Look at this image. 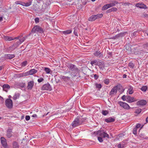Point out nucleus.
Listing matches in <instances>:
<instances>
[{
    "label": "nucleus",
    "mask_w": 148,
    "mask_h": 148,
    "mask_svg": "<svg viewBox=\"0 0 148 148\" xmlns=\"http://www.w3.org/2000/svg\"><path fill=\"white\" fill-rule=\"evenodd\" d=\"M137 129L134 127L133 130V133L134 135H136L137 133Z\"/></svg>",
    "instance_id": "nucleus-47"
},
{
    "label": "nucleus",
    "mask_w": 148,
    "mask_h": 148,
    "mask_svg": "<svg viewBox=\"0 0 148 148\" xmlns=\"http://www.w3.org/2000/svg\"><path fill=\"white\" fill-rule=\"evenodd\" d=\"M1 144L4 148H7L8 145L6 139L3 137L1 138Z\"/></svg>",
    "instance_id": "nucleus-8"
},
{
    "label": "nucleus",
    "mask_w": 148,
    "mask_h": 148,
    "mask_svg": "<svg viewBox=\"0 0 148 148\" xmlns=\"http://www.w3.org/2000/svg\"><path fill=\"white\" fill-rule=\"evenodd\" d=\"M77 27L74 28L73 33L75 36H78V34H77Z\"/></svg>",
    "instance_id": "nucleus-45"
},
{
    "label": "nucleus",
    "mask_w": 148,
    "mask_h": 148,
    "mask_svg": "<svg viewBox=\"0 0 148 148\" xmlns=\"http://www.w3.org/2000/svg\"><path fill=\"white\" fill-rule=\"evenodd\" d=\"M3 68V66H0V71L2 70Z\"/></svg>",
    "instance_id": "nucleus-59"
},
{
    "label": "nucleus",
    "mask_w": 148,
    "mask_h": 148,
    "mask_svg": "<svg viewBox=\"0 0 148 148\" xmlns=\"http://www.w3.org/2000/svg\"><path fill=\"white\" fill-rule=\"evenodd\" d=\"M98 140L100 142H102L103 140L102 138L100 136L97 137Z\"/></svg>",
    "instance_id": "nucleus-43"
},
{
    "label": "nucleus",
    "mask_w": 148,
    "mask_h": 148,
    "mask_svg": "<svg viewBox=\"0 0 148 148\" xmlns=\"http://www.w3.org/2000/svg\"><path fill=\"white\" fill-rule=\"evenodd\" d=\"M148 45V44H145L143 45V47H145V46H147Z\"/></svg>",
    "instance_id": "nucleus-58"
},
{
    "label": "nucleus",
    "mask_w": 148,
    "mask_h": 148,
    "mask_svg": "<svg viewBox=\"0 0 148 148\" xmlns=\"http://www.w3.org/2000/svg\"><path fill=\"white\" fill-rule=\"evenodd\" d=\"M60 78L61 79L66 82L69 81L70 79V77L62 75L61 76Z\"/></svg>",
    "instance_id": "nucleus-22"
},
{
    "label": "nucleus",
    "mask_w": 148,
    "mask_h": 148,
    "mask_svg": "<svg viewBox=\"0 0 148 148\" xmlns=\"http://www.w3.org/2000/svg\"><path fill=\"white\" fill-rule=\"evenodd\" d=\"M4 39L6 41H10L14 40V38H12V37L9 36H5L4 37Z\"/></svg>",
    "instance_id": "nucleus-26"
},
{
    "label": "nucleus",
    "mask_w": 148,
    "mask_h": 148,
    "mask_svg": "<svg viewBox=\"0 0 148 148\" xmlns=\"http://www.w3.org/2000/svg\"><path fill=\"white\" fill-rule=\"evenodd\" d=\"M32 2L31 1H29L28 2L24 3L22 5L23 6H25L26 7H28L30 6L32 4Z\"/></svg>",
    "instance_id": "nucleus-31"
},
{
    "label": "nucleus",
    "mask_w": 148,
    "mask_h": 148,
    "mask_svg": "<svg viewBox=\"0 0 148 148\" xmlns=\"http://www.w3.org/2000/svg\"><path fill=\"white\" fill-rule=\"evenodd\" d=\"M120 106L126 110H129L130 109V106L126 103L121 101L118 102Z\"/></svg>",
    "instance_id": "nucleus-6"
},
{
    "label": "nucleus",
    "mask_w": 148,
    "mask_h": 148,
    "mask_svg": "<svg viewBox=\"0 0 148 148\" xmlns=\"http://www.w3.org/2000/svg\"><path fill=\"white\" fill-rule=\"evenodd\" d=\"M94 77L95 79L96 80H97L98 79L99 77V76L96 74H95L94 75Z\"/></svg>",
    "instance_id": "nucleus-54"
},
{
    "label": "nucleus",
    "mask_w": 148,
    "mask_h": 148,
    "mask_svg": "<svg viewBox=\"0 0 148 148\" xmlns=\"http://www.w3.org/2000/svg\"><path fill=\"white\" fill-rule=\"evenodd\" d=\"M119 38V36H118V34H117L114 36H113L112 38V39H115L117 38Z\"/></svg>",
    "instance_id": "nucleus-55"
},
{
    "label": "nucleus",
    "mask_w": 148,
    "mask_h": 148,
    "mask_svg": "<svg viewBox=\"0 0 148 148\" xmlns=\"http://www.w3.org/2000/svg\"><path fill=\"white\" fill-rule=\"evenodd\" d=\"M97 136H100L103 138H109V135L106 133L102 130H99L97 131Z\"/></svg>",
    "instance_id": "nucleus-4"
},
{
    "label": "nucleus",
    "mask_w": 148,
    "mask_h": 148,
    "mask_svg": "<svg viewBox=\"0 0 148 148\" xmlns=\"http://www.w3.org/2000/svg\"><path fill=\"white\" fill-rule=\"evenodd\" d=\"M96 87L97 88H98L99 90L102 87L101 85L100 84L96 83L95 84Z\"/></svg>",
    "instance_id": "nucleus-35"
},
{
    "label": "nucleus",
    "mask_w": 148,
    "mask_h": 148,
    "mask_svg": "<svg viewBox=\"0 0 148 148\" xmlns=\"http://www.w3.org/2000/svg\"><path fill=\"white\" fill-rule=\"evenodd\" d=\"M126 33V32L121 33L120 34H118V36H119V37H122Z\"/></svg>",
    "instance_id": "nucleus-46"
},
{
    "label": "nucleus",
    "mask_w": 148,
    "mask_h": 148,
    "mask_svg": "<svg viewBox=\"0 0 148 148\" xmlns=\"http://www.w3.org/2000/svg\"><path fill=\"white\" fill-rule=\"evenodd\" d=\"M108 54H109V55L111 56L112 55V52H109L108 53Z\"/></svg>",
    "instance_id": "nucleus-63"
},
{
    "label": "nucleus",
    "mask_w": 148,
    "mask_h": 148,
    "mask_svg": "<svg viewBox=\"0 0 148 148\" xmlns=\"http://www.w3.org/2000/svg\"><path fill=\"white\" fill-rule=\"evenodd\" d=\"M117 10V8H112L108 10V11H109V12H110L112 11H116Z\"/></svg>",
    "instance_id": "nucleus-41"
},
{
    "label": "nucleus",
    "mask_w": 148,
    "mask_h": 148,
    "mask_svg": "<svg viewBox=\"0 0 148 148\" xmlns=\"http://www.w3.org/2000/svg\"><path fill=\"white\" fill-rule=\"evenodd\" d=\"M42 89L43 90H51V88L49 84L47 83L44 84L42 88Z\"/></svg>",
    "instance_id": "nucleus-9"
},
{
    "label": "nucleus",
    "mask_w": 148,
    "mask_h": 148,
    "mask_svg": "<svg viewBox=\"0 0 148 148\" xmlns=\"http://www.w3.org/2000/svg\"><path fill=\"white\" fill-rule=\"evenodd\" d=\"M146 121L147 122H148V116L146 119Z\"/></svg>",
    "instance_id": "nucleus-62"
},
{
    "label": "nucleus",
    "mask_w": 148,
    "mask_h": 148,
    "mask_svg": "<svg viewBox=\"0 0 148 148\" xmlns=\"http://www.w3.org/2000/svg\"><path fill=\"white\" fill-rule=\"evenodd\" d=\"M19 96H20V94H19V93H15L13 97V98L14 100H16L17 98H18L19 97Z\"/></svg>",
    "instance_id": "nucleus-30"
},
{
    "label": "nucleus",
    "mask_w": 148,
    "mask_h": 148,
    "mask_svg": "<svg viewBox=\"0 0 148 148\" xmlns=\"http://www.w3.org/2000/svg\"><path fill=\"white\" fill-rule=\"evenodd\" d=\"M43 32V30L41 27L36 25L33 28L31 32L32 33L37 32L40 33H42Z\"/></svg>",
    "instance_id": "nucleus-3"
},
{
    "label": "nucleus",
    "mask_w": 148,
    "mask_h": 148,
    "mask_svg": "<svg viewBox=\"0 0 148 148\" xmlns=\"http://www.w3.org/2000/svg\"><path fill=\"white\" fill-rule=\"evenodd\" d=\"M104 83L106 84H108L109 83V81L108 79H106L104 80Z\"/></svg>",
    "instance_id": "nucleus-51"
},
{
    "label": "nucleus",
    "mask_w": 148,
    "mask_h": 148,
    "mask_svg": "<svg viewBox=\"0 0 148 148\" xmlns=\"http://www.w3.org/2000/svg\"><path fill=\"white\" fill-rule=\"evenodd\" d=\"M3 20V18L2 17L0 16V21H2Z\"/></svg>",
    "instance_id": "nucleus-61"
},
{
    "label": "nucleus",
    "mask_w": 148,
    "mask_h": 148,
    "mask_svg": "<svg viewBox=\"0 0 148 148\" xmlns=\"http://www.w3.org/2000/svg\"><path fill=\"white\" fill-rule=\"evenodd\" d=\"M135 6L136 7L139 8H140L146 9L147 8V6L144 4L139 3H137Z\"/></svg>",
    "instance_id": "nucleus-18"
},
{
    "label": "nucleus",
    "mask_w": 148,
    "mask_h": 148,
    "mask_svg": "<svg viewBox=\"0 0 148 148\" xmlns=\"http://www.w3.org/2000/svg\"><path fill=\"white\" fill-rule=\"evenodd\" d=\"M133 87L131 86H129L128 88L127 92L129 94H132L134 92V90L133 89Z\"/></svg>",
    "instance_id": "nucleus-24"
},
{
    "label": "nucleus",
    "mask_w": 148,
    "mask_h": 148,
    "mask_svg": "<svg viewBox=\"0 0 148 148\" xmlns=\"http://www.w3.org/2000/svg\"><path fill=\"white\" fill-rule=\"evenodd\" d=\"M147 102L146 100H141L138 101L136 103L137 106H143L146 105Z\"/></svg>",
    "instance_id": "nucleus-11"
},
{
    "label": "nucleus",
    "mask_w": 148,
    "mask_h": 148,
    "mask_svg": "<svg viewBox=\"0 0 148 148\" xmlns=\"http://www.w3.org/2000/svg\"><path fill=\"white\" fill-rule=\"evenodd\" d=\"M25 119L26 121H28L30 119V116L29 115H26L25 116Z\"/></svg>",
    "instance_id": "nucleus-52"
},
{
    "label": "nucleus",
    "mask_w": 148,
    "mask_h": 148,
    "mask_svg": "<svg viewBox=\"0 0 148 148\" xmlns=\"http://www.w3.org/2000/svg\"><path fill=\"white\" fill-rule=\"evenodd\" d=\"M95 18H96V19H98L99 18H101L102 17L103 15L102 14H98L96 15H95Z\"/></svg>",
    "instance_id": "nucleus-34"
},
{
    "label": "nucleus",
    "mask_w": 148,
    "mask_h": 148,
    "mask_svg": "<svg viewBox=\"0 0 148 148\" xmlns=\"http://www.w3.org/2000/svg\"><path fill=\"white\" fill-rule=\"evenodd\" d=\"M120 88H123V87L119 84L113 87L110 92V95L112 96L114 95H116L117 92V90H119Z\"/></svg>",
    "instance_id": "nucleus-1"
},
{
    "label": "nucleus",
    "mask_w": 148,
    "mask_h": 148,
    "mask_svg": "<svg viewBox=\"0 0 148 148\" xmlns=\"http://www.w3.org/2000/svg\"><path fill=\"white\" fill-rule=\"evenodd\" d=\"M31 33H29L28 35L25 36L23 37L22 38H20L18 41H17V43L18 44L20 45L26 39V38L29 36L30 35Z\"/></svg>",
    "instance_id": "nucleus-16"
},
{
    "label": "nucleus",
    "mask_w": 148,
    "mask_h": 148,
    "mask_svg": "<svg viewBox=\"0 0 148 148\" xmlns=\"http://www.w3.org/2000/svg\"><path fill=\"white\" fill-rule=\"evenodd\" d=\"M118 148H123L124 147L123 145H122L121 144H119L117 145Z\"/></svg>",
    "instance_id": "nucleus-49"
},
{
    "label": "nucleus",
    "mask_w": 148,
    "mask_h": 148,
    "mask_svg": "<svg viewBox=\"0 0 148 148\" xmlns=\"http://www.w3.org/2000/svg\"><path fill=\"white\" fill-rule=\"evenodd\" d=\"M15 56L14 54H7L5 55V57L9 59H11L12 58L14 57Z\"/></svg>",
    "instance_id": "nucleus-25"
},
{
    "label": "nucleus",
    "mask_w": 148,
    "mask_h": 148,
    "mask_svg": "<svg viewBox=\"0 0 148 148\" xmlns=\"http://www.w3.org/2000/svg\"><path fill=\"white\" fill-rule=\"evenodd\" d=\"M45 71L46 72V73L49 74L50 73L51 70L50 69L46 67L45 69Z\"/></svg>",
    "instance_id": "nucleus-39"
},
{
    "label": "nucleus",
    "mask_w": 148,
    "mask_h": 148,
    "mask_svg": "<svg viewBox=\"0 0 148 148\" xmlns=\"http://www.w3.org/2000/svg\"><path fill=\"white\" fill-rule=\"evenodd\" d=\"M8 97L9 98H11L12 97V96L11 95H9L8 96Z\"/></svg>",
    "instance_id": "nucleus-64"
},
{
    "label": "nucleus",
    "mask_w": 148,
    "mask_h": 148,
    "mask_svg": "<svg viewBox=\"0 0 148 148\" xmlns=\"http://www.w3.org/2000/svg\"><path fill=\"white\" fill-rule=\"evenodd\" d=\"M97 66H98L99 68L103 70L105 68V65L103 62L98 61L97 63Z\"/></svg>",
    "instance_id": "nucleus-12"
},
{
    "label": "nucleus",
    "mask_w": 148,
    "mask_h": 148,
    "mask_svg": "<svg viewBox=\"0 0 148 148\" xmlns=\"http://www.w3.org/2000/svg\"><path fill=\"white\" fill-rule=\"evenodd\" d=\"M102 114L105 116L107 115L108 114V112L107 110H103L102 111Z\"/></svg>",
    "instance_id": "nucleus-40"
},
{
    "label": "nucleus",
    "mask_w": 148,
    "mask_h": 148,
    "mask_svg": "<svg viewBox=\"0 0 148 148\" xmlns=\"http://www.w3.org/2000/svg\"><path fill=\"white\" fill-rule=\"evenodd\" d=\"M2 87L3 90L6 92H8V90L10 88V86L7 84H4L3 85Z\"/></svg>",
    "instance_id": "nucleus-21"
},
{
    "label": "nucleus",
    "mask_w": 148,
    "mask_h": 148,
    "mask_svg": "<svg viewBox=\"0 0 148 148\" xmlns=\"http://www.w3.org/2000/svg\"><path fill=\"white\" fill-rule=\"evenodd\" d=\"M39 18H35L34 20L36 23H38L39 22Z\"/></svg>",
    "instance_id": "nucleus-53"
},
{
    "label": "nucleus",
    "mask_w": 148,
    "mask_h": 148,
    "mask_svg": "<svg viewBox=\"0 0 148 148\" xmlns=\"http://www.w3.org/2000/svg\"><path fill=\"white\" fill-rule=\"evenodd\" d=\"M72 31L71 30H67L66 31H62V33L63 34L66 35L71 33L72 32Z\"/></svg>",
    "instance_id": "nucleus-29"
},
{
    "label": "nucleus",
    "mask_w": 148,
    "mask_h": 148,
    "mask_svg": "<svg viewBox=\"0 0 148 148\" xmlns=\"http://www.w3.org/2000/svg\"><path fill=\"white\" fill-rule=\"evenodd\" d=\"M98 62L97 60H94L90 62V64L92 65V66H93L94 65H97V63H98Z\"/></svg>",
    "instance_id": "nucleus-32"
},
{
    "label": "nucleus",
    "mask_w": 148,
    "mask_h": 148,
    "mask_svg": "<svg viewBox=\"0 0 148 148\" xmlns=\"http://www.w3.org/2000/svg\"><path fill=\"white\" fill-rule=\"evenodd\" d=\"M32 116L33 117H37V115L36 114H34Z\"/></svg>",
    "instance_id": "nucleus-57"
},
{
    "label": "nucleus",
    "mask_w": 148,
    "mask_h": 148,
    "mask_svg": "<svg viewBox=\"0 0 148 148\" xmlns=\"http://www.w3.org/2000/svg\"><path fill=\"white\" fill-rule=\"evenodd\" d=\"M96 19V18L95 15H92L88 18V20L89 21H93Z\"/></svg>",
    "instance_id": "nucleus-28"
},
{
    "label": "nucleus",
    "mask_w": 148,
    "mask_h": 148,
    "mask_svg": "<svg viewBox=\"0 0 148 148\" xmlns=\"http://www.w3.org/2000/svg\"><path fill=\"white\" fill-rule=\"evenodd\" d=\"M128 66L130 68L132 69H133L134 68L135 66V65L132 62H130L129 63Z\"/></svg>",
    "instance_id": "nucleus-36"
},
{
    "label": "nucleus",
    "mask_w": 148,
    "mask_h": 148,
    "mask_svg": "<svg viewBox=\"0 0 148 148\" xmlns=\"http://www.w3.org/2000/svg\"><path fill=\"white\" fill-rule=\"evenodd\" d=\"M127 95H123L121 97V99L123 101H126Z\"/></svg>",
    "instance_id": "nucleus-42"
},
{
    "label": "nucleus",
    "mask_w": 148,
    "mask_h": 148,
    "mask_svg": "<svg viewBox=\"0 0 148 148\" xmlns=\"http://www.w3.org/2000/svg\"><path fill=\"white\" fill-rule=\"evenodd\" d=\"M26 76H27V75H26V73H24L20 74L18 75V76L19 77H21Z\"/></svg>",
    "instance_id": "nucleus-44"
},
{
    "label": "nucleus",
    "mask_w": 148,
    "mask_h": 148,
    "mask_svg": "<svg viewBox=\"0 0 148 148\" xmlns=\"http://www.w3.org/2000/svg\"><path fill=\"white\" fill-rule=\"evenodd\" d=\"M12 130L11 129H9L7 130L6 136L7 137L10 138L12 136Z\"/></svg>",
    "instance_id": "nucleus-14"
},
{
    "label": "nucleus",
    "mask_w": 148,
    "mask_h": 148,
    "mask_svg": "<svg viewBox=\"0 0 148 148\" xmlns=\"http://www.w3.org/2000/svg\"><path fill=\"white\" fill-rule=\"evenodd\" d=\"M140 125H141L140 124H137L136 125L135 127L137 129V128H139L140 127Z\"/></svg>",
    "instance_id": "nucleus-56"
},
{
    "label": "nucleus",
    "mask_w": 148,
    "mask_h": 148,
    "mask_svg": "<svg viewBox=\"0 0 148 148\" xmlns=\"http://www.w3.org/2000/svg\"><path fill=\"white\" fill-rule=\"evenodd\" d=\"M115 120L114 117H109L105 119V121L108 123H111L114 122Z\"/></svg>",
    "instance_id": "nucleus-17"
},
{
    "label": "nucleus",
    "mask_w": 148,
    "mask_h": 148,
    "mask_svg": "<svg viewBox=\"0 0 148 148\" xmlns=\"http://www.w3.org/2000/svg\"><path fill=\"white\" fill-rule=\"evenodd\" d=\"M141 111V109L140 108H138L136 110L134 113L136 114H139Z\"/></svg>",
    "instance_id": "nucleus-37"
},
{
    "label": "nucleus",
    "mask_w": 148,
    "mask_h": 148,
    "mask_svg": "<svg viewBox=\"0 0 148 148\" xmlns=\"http://www.w3.org/2000/svg\"><path fill=\"white\" fill-rule=\"evenodd\" d=\"M5 105L8 108H11L13 106V102L12 100L10 99H7L5 100Z\"/></svg>",
    "instance_id": "nucleus-5"
},
{
    "label": "nucleus",
    "mask_w": 148,
    "mask_h": 148,
    "mask_svg": "<svg viewBox=\"0 0 148 148\" xmlns=\"http://www.w3.org/2000/svg\"><path fill=\"white\" fill-rule=\"evenodd\" d=\"M44 80V79L43 78L41 77L39 79H38V82H42Z\"/></svg>",
    "instance_id": "nucleus-50"
},
{
    "label": "nucleus",
    "mask_w": 148,
    "mask_h": 148,
    "mask_svg": "<svg viewBox=\"0 0 148 148\" xmlns=\"http://www.w3.org/2000/svg\"><path fill=\"white\" fill-rule=\"evenodd\" d=\"M95 56L98 58H101L103 56V54L99 51H97L94 53Z\"/></svg>",
    "instance_id": "nucleus-19"
},
{
    "label": "nucleus",
    "mask_w": 148,
    "mask_h": 148,
    "mask_svg": "<svg viewBox=\"0 0 148 148\" xmlns=\"http://www.w3.org/2000/svg\"><path fill=\"white\" fill-rule=\"evenodd\" d=\"M139 136L141 138H144L145 139H147V137L145 136V134H140L139 135Z\"/></svg>",
    "instance_id": "nucleus-38"
},
{
    "label": "nucleus",
    "mask_w": 148,
    "mask_h": 148,
    "mask_svg": "<svg viewBox=\"0 0 148 148\" xmlns=\"http://www.w3.org/2000/svg\"><path fill=\"white\" fill-rule=\"evenodd\" d=\"M147 88L146 86H143L140 88V90L143 91L145 92L147 90Z\"/></svg>",
    "instance_id": "nucleus-33"
},
{
    "label": "nucleus",
    "mask_w": 148,
    "mask_h": 148,
    "mask_svg": "<svg viewBox=\"0 0 148 148\" xmlns=\"http://www.w3.org/2000/svg\"><path fill=\"white\" fill-rule=\"evenodd\" d=\"M67 67L69 69L77 73L79 72V70L75 65L71 63L67 64Z\"/></svg>",
    "instance_id": "nucleus-2"
},
{
    "label": "nucleus",
    "mask_w": 148,
    "mask_h": 148,
    "mask_svg": "<svg viewBox=\"0 0 148 148\" xmlns=\"http://www.w3.org/2000/svg\"><path fill=\"white\" fill-rule=\"evenodd\" d=\"M24 115H22L21 116V119H23L24 118Z\"/></svg>",
    "instance_id": "nucleus-60"
},
{
    "label": "nucleus",
    "mask_w": 148,
    "mask_h": 148,
    "mask_svg": "<svg viewBox=\"0 0 148 148\" xmlns=\"http://www.w3.org/2000/svg\"><path fill=\"white\" fill-rule=\"evenodd\" d=\"M37 72V71L34 69H32L29 71L26 72V75H32L36 73Z\"/></svg>",
    "instance_id": "nucleus-15"
},
{
    "label": "nucleus",
    "mask_w": 148,
    "mask_h": 148,
    "mask_svg": "<svg viewBox=\"0 0 148 148\" xmlns=\"http://www.w3.org/2000/svg\"><path fill=\"white\" fill-rule=\"evenodd\" d=\"M79 120L77 117L75 118L74 121L72 123L71 125L74 127H76L80 125Z\"/></svg>",
    "instance_id": "nucleus-7"
},
{
    "label": "nucleus",
    "mask_w": 148,
    "mask_h": 148,
    "mask_svg": "<svg viewBox=\"0 0 148 148\" xmlns=\"http://www.w3.org/2000/svg\"><path fill=\"white\" fill-rule=\"evenodd\" d=\"M115 5V4L114 3H110L104 5L102 8V10H107L108 8L114 6Z\"/></svg>",
    "instance_id": "nucleus-10"
},
{
    "label": "nucleus",
    "mask_w": 148,
    "mask_h": 148,
    "mask_svg": "<svg viewBox=\"0 0 148 148\" xmlns=\"http://www.w3.org/2000/svg\"><path fill=\"white\" fill-rule=\"evenodd\" d=\"M126 101L128 103H132L136 101L134 97H132L129 95H127Z\"/></svg>",
    "instance_id": "nucleus-13"
},
{
    "label": "nucleus",
    "mask_w": 148,
    "mask_h": 148,
    "mask_svg": "<svg viewBox=\"0 0 148 148\" xmlns=\"http://www.w3.org/2000/svg\"><path fill=\"white\" fill-rule=\"evenodd\" d=\"M77 118L78 120H79L80 123L81 125L82 124L86 119V117L82 118V117H77Z\"/></svg>",
    "instance_id": "nucleus-23"
},
{
    "label": "nucleus",
    "mask_w": 148,
    "mask_h": 148,
    "mask_svg": "<svg viewBox=\"0 0 148 148\" xmlns=\"http://www.w3.org/2000/svg\"><path fill=\"white\" fill-rule=\"evenodd\" d=\"M12 146L13 148H19V145L16 141H14L13 142Z\"/></svg>",
    "instance_id": "nucleus-27"
},
{
    "label": "nucleus",
    "mask_w": 148,
    "mask_h": 148,
    "mask_svg": "<svg viewBox=\"0 0 148 148\" xmlns=\"http://www.w3.org/2000/svg\"><path fill=\"white\" fill-rule=\"evenodd\" d=\"M27 61H25L22 62L21 64L22 66H25L27 65Z\"/></svg>",
    "instance_id": "nucleus-48"
},
{
    "label": "nucleus",
    "mask_w": 148,
    "mask_h": 148,
    "mask_svg": "<svg viewBox=\"0 0 148 148\" xmlns=\"http://www.w3.org/2000/svg\"><path fill=\"white\" fill-rule=\"evenodd\" d=\"M34 85V82L31 81L28 83L27 88L28 89L31 90L32 88Z\"/></svg>",
    "instance_id": "nucleus-20"
}]
</instances>
